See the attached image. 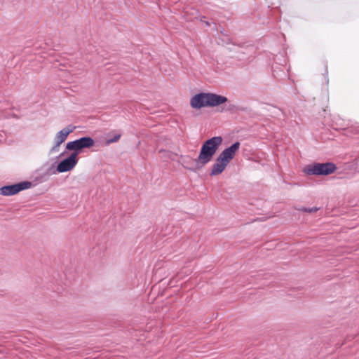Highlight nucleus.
<instances>
[{"instance_id": "f257e3e1", "label": "nucleus", "mask_w": 359, "mask_h": 359, "mask_svg": "<svg viewBox=\"0 0 359 359\" xmlns=\"http://www.w3.org/2000/svg\"><path fill=\"white\" fill-rule=\"evenodd\" d=\"M221 136H215L204 141L200 149L198 157L194 159V166L185 167L187 169L195 172L200 170L205 165L210 162L222 143Z\"/></svg>"}, {"instance_id": "f03ea898", "label": "nucleus", "mask_w": 359, "mask_h": 359, "mask_svg": "<svg viewBox=\"0 0 359 359\" xmlns=\"http://www.w3.org/2000/svg\"><path fill=\"white\" fill-rule=\"evenodd\" d=\"M221 136H215L204 141L200 149L198 157L194 159V166L185 167L187 169L195 172L200 170L205 165L210 162L222 143Z\"/></svg>"}, {"instance_id": "7ed1b4c3", "label": "nucleus", "mask_w": 359, "mask_h": 359, "mask_svg": "<svg viewBox=\"0 0 359 359\" xmlns=\"http://www.w3.org/2000/svg\"><path fill=\"white\" fill-rule=\"evenodd\" d=\"M228 100L227 97L212 93H199L194 95L190 100L193 109H199L205 107H214L219 106Z\"/></svg>"}, {"instance_id": "20e7f679", "label": "nucleus", "mask_w": 359, "mask_h": 359, "mask_svg": "<svg viewBox=\"0 0 359 359\" xmlns=\"http://www.w3.org/2000/svg\"><path fill=\"white\" fill-rule=\"evenodd\" d=\"M240 142L236 141L229 147L224 149L217 157L210 172V176H216L221 174L226 168L227 165L232 160L236 153L240 148Z\"/></svg>"}, {"instance_id": "39448f33", "label": "nucleus", "mask_w": 359, "mask_h": 359, "mask_svg": "<svg viewBox=\"0 0 359 359\" xmlns=\"http://www.w3.org/2000/svg\"><path fill=\"white\" fill-rule=\"evenodd\" d=\"M336 170L337 166L332 162H313L306 165L302 172L305 175L327 176L334 172Z\"/></svg>"}, {"instance_id": "423d86ee", "label": "nucleus", "mask_w": 359, "mask_h": 359, "mask_svg": "<svg viewBox=\"0 0 359 359\" xmlns=\"http://www.w3.org/2000/svg\"><path fill=\"white\" fill-rule=\"evenodd\" d=\"M95 140L90 136H83L74 141L68 142L66 144V149L76 152L77 156L84 149H90L95 145Z\"/></svg>"}, {"instance_id": "0eeeda50", "label": "nucleus", "mask_w": 359, "mask_h": 359, "mask_svg": "<svg viewBox=\"0 0 359 359\" xmlns=\"http://www.w3.org/2000/svg\"><path fill=\"white\" fill-rule=\"evenodd\" d=\"M31 187L32 182L29 181H22L13 184L5 185L0 188V195L6 196H13Z\"/></svg>"}, {"instance_id": "6e6552de", "label": "nucleus", "mask_w": 359, "mask_h": 359, "mask_svg": "<svg viewBox=\"0 0 359 359\" xmlns=\"http://www.w3.org/2000/svg\"><path fill=\"white\" fill-rule=\"evenodd\" d=\"M79 161L77 153L72 152L68 157L62 160L56 168V172L62 173L72 170L77 164Z\"/></svg>"}, {"instance_id": "1a4fd4ad", "label": "nucleus", "mask_w": 359, "mask_h": 359, "mask_svg": "<svg viewBox=\"0 0 359 359\" xmlns=\"http://www.w3.org/2000/svg\"><path fill=\"white\" fill-rule=\"evenodd\" d=\"M75 127L72 125H69L64 128L56 134L54 138V142L61 144L67 140L68 135L72 133Z\"/></svg>"}, {"instance_id": "9d476101", "label": "nucleus", "mask_w": 359, "mask_h": 359, "mask_svg": "<svg viewBox=\"0 0 359 359\" xmlns=\"http://www.w3.org/2000/svg\"><path fill=\"white\" fill-rule=\"evenodd\" d=\"M121 136V134L115 135L113 137L107 139V143L111 144V143L116 142L120 139Z\"/></svg>"}, {"instance_id": "9b49d317", "label": "nucleus", "mask_w": 359, "mask_h": 359, "mask_svg": "<svg viewBox=\"0 0 359 359\" xmlns=\"http://www.w3.org/2000/svg\"><path fill=\"white\" fill-rule=\"evenodd\" d=\"M318 210V208L313 207V208H302V210L305 212L313 213L316 212Z\"/></svg>"}, {"instance_id": "f8f14e48", "label": "nucleus", "mask_w": 359, "mask_h": 359, "mask_svg": "<svg viewBox=\"0 0 359 359\" xmlns=\"http://www.w3.org/2000/svg\"><path fill=\"white\" fill-rule=\"evenodd\" d=\"M60 146V144H57V142H55L54 145L51 147L50 152H57L59 151V147Z\"/></svg>"}, {"instance_id": "ddd939ff", "label": "nucleus", "mask_w": 359, "mask_h": 359, "mask_svg": "<svg viewBox=\"0 0 359 359\" xmlns=\"http://www.w3.org/2000/svg\"><path fill=\"white\" fill-rule=\"evenodd\" d=\"M86 60H89L90 62H97V60H93L92 58L87 57Z\"/></svg>"}, {"instance_id": "4468645a", "label": "nucleus", "mask_w": 359, "mask_h": 359, "mask_svg": "<svg viewBox=\"0 0 359 359\" xmlns=\"http://www.w3.org/2000/svg\"><path fill=\"white\" fill-rule=\"evenodd\" d=\"M205 24H206L207 26H210V24H209L208 22H205Z\"/></svg>"}, {"instance_id": "2eb2a0df", "label": "nucleus", "mask_w": 359, "mask_h": 359, "mask_svg": "<svg viewBox=\"0 0 359 359\" xmlns=\"http://www.w3.org/2000/svg\"><path fill=\"white\" fill-rule=\"evenodd\" d=\"M62 155H64V153H62L61 154H60V156H58V158H59V157H60V156H62Z\"/></svg>"}]
</instances>
